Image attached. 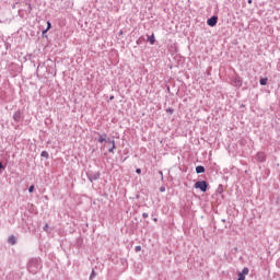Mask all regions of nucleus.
I'll return each instance as SVG.
<instances>
[{
	"mask_svg": "<svg viewBox=\"0 0 280 280\" xmlns=\"http://www.w3.org/2000/svg\"><path fill=\"white\" fill-rule=\"evenodd\" d=\"M256 161H258L259 163H264V161H266V153L264 152H258L256 154Z\"/></svg>",
	"mask_w": 280,
	"mask_h": 280,
	"instance_id": "nucleus-6",
	"label": "nucleus"
},
{
	"mask_svg": "<svg viewBox=\"0 0 280 280\" xmlns=\"http://www.w3.org/2000/svg\"><path fill=\"white\" fill-rule=\"evenodd\" d=\"M148 40L151 45H154V43H156V38L154 37V34L148 36Z\"/></svg>",
	"mask_w": 280,
	"mask_h": 280,
	"instance_id": "nucleus-9",
	"label": "nucleus"
},
{
	"mask_svg": "<svg viewBox=\"0 0 280 280\" xmlns=\"http://www.w3.org/2000/svg\"><path fill=\"white\" fill-rule=\"evenodd\" d=\"M9 244H12V246H14V244H16V237L10 236L9 237Z\"/></svg>",
	"mask_w": 280,
	"mask_h": 280,
	"instance_id": "nucleus-11",
	"label": "nucleus"
},
{
	"mask_svg": "<svg viewBox=\"0 0 280 280\" xmlns=\"http://www.w3.org/2000/svg\"><path fill=\"white\" fill-rule=\"evenodd\" d=\"M106 137H107L106 133L100 136L98 143H104V141H105V143H108L109 145H112L108 148V152H110L113 154V153H115V149L117 148L115 145V140L110 139V138H106Z\"/></svg>",
	"mask_w": 280,
	"mask_h": 280,
	"instance_id": "nucleus-2",
	"label": "nucleus"
},
{
	"mask_svg": "<svg viewBox=\"0 0 280 280\" xmlns=\"http://www.w3.org/2000/svg\"><path fill=\"white\" fill-rule=\"evenodd\" d=\"M109 100H115V96H110Z\"/></svg>",
	"mask_w": 280,
	"mask_h": 280,
	"instance_id": "nucleus-27",
	"label": "nucleus"
},
{
	"mask_svg": "<svg viewBox=\"0 0 280 280\" xmlns=\"http://www.w3.org/2000/svg\"><path fill=\"white\" fill-rule=\"evenodd\" d=\"M209 187V184L205 180L196 182L195 183V189H200V191H207V188Z\"/></svg>",
	"mask_w": 280,
	"mask_h": 280,
	"instance_id": "nucleus-3",
	"label": "nucleus"
},
{
	"mask_svg": "<svg viewBox=\"0 0 280 280\" xmlns=\"http://www.w3.org/2000/svg\"><path fill=\"white\" fill-rule=\"evenodd\" d=\"M207 24L210 27H215V25H218V16L213 15L212 18L208 19Z\"/></svg>",
	"mask_w": 280,
	"mask_h": 280,
	"instance_id": "nucleus-4",
	"label": "nucleus"
},
{
	"mask_svg": "<svg viewBox=\"0 0 280 280\" xmlns=\"http://www.w3.org/2000/svg\"><path fill=\"white\" fill-rule=\"evenodd\" d=\"M196 173L197 174H205V166H201V165L197 166L196 167Z\"/></svg>",
	"mask_w": 280,
	"mask_h": 280,
	"instance_id": "nucleus-10",
	"label": "nucleus"
},
{
	"mask_svg": "<svg viewBox=\"0 0 280 280\" xmlns=\"http://www.w3.org/2000/svg\"><path fill=\"white\" fill-rule=\"evenodd\" d=\"M44 231H45L46 233L49 231V224H48V223L45 224Z\"/></svg>",
	"mask_w": 280,
	"mask_h": 280,
	"instance_id": "nucleus-18",
	"label": "nucleus"
},
{
	"mask_svg": "<svg viewBox=\"0 0 280 280\" xmlns=\"http://www.w3.org/2000/svg\"><path fill=\"white\" fill-rule=\"evenodd\" d=\"M13 119H14V121H16V122L21 121V113H20V112H15V113L13 114Z\"/></svg>",
	"mask_w": 280,
	"mask_h": 280,
	"instance_id": "nucleus-8",
	"label": "nucleus"
},
{
	"mask_svg": "<svg viewBox=\"0 0 280 280\" xmlns=\"http://www.w3.org/2000/svg\"><path fill=\"white\" fill-rule=\"evenodd\" d=\"M95 279V270H92L91 275H90V280Z\"/></svg>",
	"mask_w": 280,
	"mask_h": 280,
	"instance_id": "nucleus-16",
	"label": "nucleus"
},
{
	"mask_svg": "<svg viewBox=\"0 0 280 280\" xmlns=\"http://www.w3.org/2000/svg\"><path fill=\"white\" fill-rule=\"evenodd\" d=\"M142 218H148V212L142 213Z\"/></svg>",
	"mask_w": 280,
	"mask_h": 280,
	"instance_id": "nucleus-22",
	"label": "nucleus"
},
{
	"mask_svg": "<svg viewBox=\"0 0 280 280\" xmlns=\"http://www.w3.org/2000/svg\"><path fill=\"white\" fill-rule=\"evenodd\" d=\"M248 272H249V269L247 267H244L241 273L246 277V275H248Z\"/></svg>",
	"mask_w": 280,
	"mask_h": 280,
	"instance_id": "nucleus-14",
	"label": "nucleus"
},
{
	"mask_svg": "<svg viewBox=\"0 0 280 280\" xmlns=\"http://www.w3.org/2000/svg\"><path fill=\"white\" fill-rule=\"evenodd\" d=\"M27 268H28V272H31L32 275H36V272H38V270H40V268H43V265L40 264V259L32 258L28 261Z\"/></svg>",
	"mask_w": 280,
	"mask_h": 280,
	"instance_id": "nucleus-1",
	"label": "nucleus"
},
{
	"mask_svg": "<svg viewBox=\"0 0 280 280\" xmlns=\"http://www.w3.org/2000/svg\"><path fill=\"white\" fill-rule=\"evenodd\" d=\"M248 3H253V0H248Z\"/></svg>",
	"mask_w": 280,
	"mask_h": 280,
	"instance_id": "nucleus-28",
	"label": "nucleus"
},
{
	"mask_svg": "<svg viewBox=\"0 0 280 280\" xmlns=\"http://www.w3.org/2000/svg\"><path fill=\"white\" fill-rule=\"evenodd\" d=\"M234 86H242V79L240 77H235L233 79Z\"/></svg>",
	"mask_w": 280,
	"mask_h": 280,
	"instance_id": "nucleus-7",
	"label": "nucleus"
},
{
	"mask_svg": "<svg viewBox=\"0 0 280 280\" xmlns=\"http://www.w3.org/2000/svg\"><path fill=\"white\" fill-rule=\"evenodd\" d=\"M40 156H43L44 159H49V153L47 151H43L40 153Z\"/></svg>",
	"mask_w": 280,
	"mask_h": 280,
	"instance_id": "nucleus-13",
	"label": "nucleus"
},
{
	"mask_svg": "<svg viewBox=\"0 0 280 280\" xmlns=\"http://www.w3.org/2000/svg\"><path fill=\"white\" fill-rule=\"evenodd\" d=\"M135 250H136V253H140V250H141V246H139V245H138V246H136V247H135Z\"/></svg>",
	"mask_w": 280,
	"mask_h": 280,
	"instance_id": "nucleus-19",
	"label": "nucleus"
},
{
	"mask_svg": "<svg viewBox=\"0 0 280 280\" xmlns=\"http://www.w3.org/2000/svg\"><path fill=\"white\" fill-rule=\"evenodd\" d=\"M47 30H50L51 28V23H49V22H47ZM47 30L46 31H43V34H45L46 32H47Z\"/></svg>",
	"mask_w": 280,
	"mask_h": 280,
	"instance_id": "nucleus-17",
	"label": "nucleus"
},
{
	"mask_svg": "<svg viewBox=\"0 0 280 280\" xmlns=\"http://www.w3.org/2000/svg\"><path fill=\"white\" fill-rule=\"evenodd\" d=\"M136 172H137L138 174H141V168H137Z\"/></svg>",
	"mask_w": 280,
	"mask_h": 280,
	"instance_id": "nucleus-24",
	"label": "nucleus"
},
{
	"mask_svg": "<svg viewBox=\"0 0 280 280\" xmlns=\"http://www.w3.org/2000/svg\"><path fill=\"white\" fill-rule=\"evenodd\" d=\"M28 191H30V194H32L34 191V185L30 186Z\"/></svg>",
	"mask_w": 280,
	"mask_h": 280,
	"instance_id": "nucleus-20",
	"label": "nucleus"
},
{
	"mask_svg": "<svg viewBox=\"0 0 280 280\" xmlns=\"http://www.w3.org/2000/svg\"><path fill=\"white\" fill-rule=\"evenodd\" d=\"M160 191H162V192L165 191V187H161Z\"/></svg>",
	"mask_w": 280,
	"mask_h": 280,
	"instance_id": "nucleus-25",
	"label": "nucleus"
},
{
	"mask_svg": "<svg viewBox=\"0 0 280 280\" xmlns=\"http://www.w3.org/2000/svg\"><path fill=\"white\" fill-rule=\"evenodd\" d=\"M153 222H159V219H156V218H153Z\"/></svg>",
	"mask_w": 280,
	"mask_h": 280,
	"instance_id": "nucleus-26",
	"label": "nucleus"
},
{
	"mask_svg": "<svg viewBox=\"0 0 280 280\" xmlns=\"http://www.w3.org/2000/svg\"><path fill=\"white\" fill-rule=\"evenodd\" d=\"M167 112L172 115L174 113V109L170 108Z\"/></svg>",
	"mask_w": 280,
	"mask_h": 280,
	"instance_id": "nucleus-23",
	"label": "nucleus"
},
{
	"mask_svg": "<svg viewBox=\"0 0 280 280\" xmlns=\"http://www.w3.org/2000/svg\"><path fill=\"white\" fill-rule=\"evenodd\" d=\"M237 280H246V276L244 273L238 272Z\"/></svg>",
	"mask_w": 280,
	"mask_h": 280,
	"instance_id": "nucleus-15",
	"label": "nucleus"
},
{
	"mask_svg": "<svg viewBox=\"0 0 280 280\" xmlns=\"http://www.w3.org/2000/svg\"><path fill=\"white\" fill-rule=\"evenodd\" d=\"M1 170H4V167H3V163L0 162V174H1Z\"/></svg>",
	"mask_w": 280,
	"mask_h": 280,
	"instance_id": "nucleus-21",
	"label": "nucleus"
},
{
	"mask_svg": "<svg viewBox=\"0 0 280 280\" xmlns=\"http://www.w3.org/2000/svg\"><path fill=\"white\" fill-rule=\"evenodd\" d=\"M266 84H268V79L267 78L260 79V85L266 86Z\"/></svg>",
	"mask_w": 280,
	"mask_h": 280,
	"instance_id": "nucleus-12",
	"label": "nucleus"
},
{
	"mask_svg": "<svg viewBox=\"0 0 280 280\" xmlns=\"http://www.w3.org/2000/svg\"><path fill=\"white\" fill-rule=\"evenodd\" d=\"M101 174L100 172L96 173H89L88 174V178L91 183H93V180H97L100 178Z\"/></svg>",
	"mask_w": 280,
	"mask_h": 280,
	"instance_id": "nucleus-5",
	"label": "nucleus"
}]
</instances>
